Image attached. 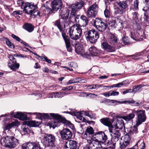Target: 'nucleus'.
Segmentation results:
<instances>
[{"instance_id": "nucleus-1", "label": "nucleus", "mask_w": 149, "mask_h": 149, "mask_svg": "<svg viewBox=\"0 0 149 149\" xmlns=\"http://www.w3.org/2000/svg\"><path fill=\"white\" fill-rule=\"evenodd\" d=\"M30 113L31 114H36L40 119L42 120L53 119V120H52L50 123V126L54 128L59 126L61 122L66 124L69 126L70 125H72L70 121L67 120L65 118L62 117L61 116L57 113H50L49 114L37 112Z\"/></svg>"}, {"instance_id": "nucleus-2", "label": "nucleus", "mask_w": 149, "mask_h": 149, "mask_svg": "<svg viewBox=\"0 0 149 149\" xmlns=\"http://www.w3.org/2000/svg\"><path fill=\"white\" fill-rule=\"evenodd\" d=\"M1 143L6 148H14L18 144V140L14 136H6L2 138Z\"/></svg>"}, {"instance_id": "nucleus-3", "label": "nucleus", "mask_w": 149, "mask_h": 149, "mask_svg": "<svg viewBox=\"0 0 149 149\" xmlns=\"http://www.w3.org/2000/svg\"><path fill=\"white\" fill-rule=\"evenodd\" d=\"M38 7L36 5H34L31 3L27 2L25 4L23 8V11L26 14L32 15L33 13L34 15L41 17L45 15L46 13H40L36 10Z\"/></svg>"}, {"instance_id": "nucleus-4", "label": "nucleus", "mask_w": 149, "mask_h": 149, "mask_svg": "<svg viewBox=\"0 0 149 149\" xmlns=\"http://www.w3.org/2000/svg\"><path fill=\"white\" fill-rule=\"evenodd\" d=\"M55 137L53 134H45L42 140V142L45 147H51V149H58L55 145Z\"/></svg>"}, {"instance_id": "nucleus-5", "label": "nucleus", "mask_w": 149, "mask_h": 149, "mask_svg": "<svg viewBox=\"0 0 149 149\" xmlns=\"http://www.w3.org/2000/svg\"><path fill=\"white\" fill-rule=\"evenodd\" d=\"M85 37L87 41L92 44H94L99 38V34L94 29H92L86 32Z\"/></svg>"}, {"instance_id": "nucleus-6", "label": "nucleus", "mask_w": 149, "mask_h": 149, "mask_svg": "<svg viewBox=\"0 0 149 149\" xmlns=\"http://www.w3.org/2000/svg\"><path fill=\"white\" fill-rule=\"evenodd\" d=\"M116 7L114 9V12L116 14H123L127 10V2L125 1L118 0L116 2Z\"/></svg>"}, {"instance_id": "nucleus-7", "label": "nucleus", "mask_w": 149, "mask_h": 149, "mask_svg": "<svg viewBox=\"0 0 149 149\" xmlns=\"http://www.w3.org/2000/svg\"><path fill=\"white\" fill-rule=\"evenodd\" d=\"M63 5L62 1L61 0H53L51 4L52 9L47 6L44 5L46 10L45 11H47V14L52 13H53V11H57L62 8Z\"/></svg>"}, {"instance_id": "nucleus-8", "label": "nucleus", "mask_w": 149, "mask_h": 149, "mask_svg": "<svg viewBox=\"0 0 149 149\" xmlns=\"http://www.w3.org/2000/svg\"><path fill=\"white\" fill-rule=\"evenodd\" d=\"M54 25L57 27L59 29L61 33L62 36L65 41V43L68 46L70 45V38L67 36L65 32H64V30L62 25L61 24L60 19H58L54 22Z\"/></svg>"}, {"instance_id": "nucleus-9", "label": "nucleus", "mask_w": 149, "mask_h": 149, "mask_svg": "<svg viewBox=\"0 0 149 149\" xmlns=\"http://www.w3.org/2000/svg\"><path fill=\"white\" fill-rule=\"evenodd\" d=\"M94 26L101 32L104 31L107 27V22L102 21L101 19L96 18L94 21Z\"/></svg>"}, {"instance_id": "nucleus-10", "label": "nucleus", "mask_w": 149, "mask_h": 149, "mask_svg": "<svg viewBox=\"0 0 149 149\" xmlns=\"http://www.w3.org/2000/svg\"><path fill=\"white\" fill-rule=\"evenodd\" d=\"M135 112L137 116L136 118V125L139 126L144 122L146 119L145 111L144 110H136Z\"/></svg>"}, {"instance_id": "nucleus-11", "label": "nucleus", "mask_w": 149, "mask_h": 149, "mask_svg": "<svg viewBox=\"0 0 149 149\" xmlns=\"http://www.w3.org/2000/svg\"><path fill=\"white\" fill-rule=\"evenodd\" d=\"M98 10V6L96 3L90 6L87 11L86 16L88 18L95 17Z\"/></svg>"}, {"instance_id": "nucleus-12", "label": "nucleus", "mask_w": 149, "mask_h": 149, "mask_svg": "<svg viewBox=\"0 0 149 149\" xmlns=\"http://www.w3.org/2000/svg\"><path fill=\"white\" fill-rule=\"evenodd\" d=\"M61 139L63 140H68L71 139L72 133L71 131L67 128H64L60 132Z\"/></svg>"}, {"instance_id": "nucleus-13", "label": "nucleus", "mask_w": 149, "mask_h": 149, "mask_svg": "<svg viewBox=\"0 0 149 149\" xmlns=\"http://www.w3.org/2000/svg\"><path fill=\"white\" fill-rule=\"evenodd\" d=\"M117 119L115 123H114V127L112 126V128L116 130L119 129L121 130L122 129L123 127H124V124L123 120L122 119V117L117 116Z\"/></svg>"}, {"instance_id": "nucleus-14", "label": "nucleus", "mask_w": 149, "mask_h": 149, "mask_svg": "<svg viewBox=\"0 0 149 149\" xmlns=\"http://www.w3.org/2000/svg\"><path fill=\"white\" fill-rule=\"evenodd\" d=\"M109 132L111 133V135L113 141L114 142L117 141L119 140L121 135L119 130L116 129H110Z\"/></svg>"}, {"instance_id": "nucleus-15", "label": "nucleus", "mask_w": 149, "mask_h": 149, "mask_svg": "<svg viewBox=\"0 0 149 149\" xmlns=\"http://www.w3.org/2000/svg\"><path fill=\"white\" fill-rule=\"evenodd\" d=\"M95 136H96V138L101 141V142H105L107 140V137L104 132L99 131L96 132L93 135V137L95 138Z\"/></svg>"}, {"instance_id": "nucleus-16", "label": "nucleus", "mask_w": 149, "mask_h": 149, "mask_svg": "<svg viewBox=\"0 0 149 149\" xmlns=\"http://www.w3.org/2000/svg\"><path fill=\"white\" fill-rule=\"evenodd\" d=\"M109 26L112 28H116L117 27H121L122 26V21L118 18H115L114 19L110 21L109 22Z\"/></svg>"}, {"instance_id": "nucleus-17", "label": "nucleus", "mask_w": 149, "mask_h": 149, "mask_svg": "<svg viewBox=\"0 0 149 149\" xmlns=\"http://www.w3.org/2000/svg\"><path fill=\"white\" fill-rule=\"evenodd\" d=\"M77 142L75 141L70 140L67 141L65 144V147L66 148L77 149Z\"/></svg>"}, {"instance_id": "nucleus-18", "label": "nucleus", "mask_w": 149, "mask_h": 149, "mask_svg": "<svg viewBox=\"0 0 149 149\" xmlns=\"http://www.w3.org/2000/svg\"><path fill=\"white\" fill-rule=\"evenodd\" d=\"M85 3L82 1L81 0L79 2H77L74 4H72L70 6L71 9L77 11L81 9L84 6Z\"/></svg>"}, {"instance_id": "nucleus-19", "label": "nucleus", "mask_w": 149, "mask_h": 149, "mask_svg": "<svg viewBox=\"0 0 149 149\" xmlns=\"http://www.w3.org/2000/svg\"><path fill=\"white\" fill-rule=\"evenodd\" d=\"M12 61L8 63V65L11 70L14 71L15 70L19 68V64L17 63L16 60L14 57Z\"/></svg>"}, {"instance_id": "nucleus-20", "label": "nucleus", "mask_w": 149, "mask_h": 149, "mask_svg": "<svg viewBox=\"0 0 149 149\" xmlns=\"http://www.w3.org/2000/svg\"><path fill=\"white\" fill-rule=\"evenodd\" d=\"M88 20L87 17L84 15H81L80 17V22L79 23V26L81 27V26H86L88 24Z\"/></svg>"}, {"instance_id": "nucleus-21", "label": "nucleus", "mask_w": 149, "mask_h": 149, "mask_svg": "<svg viewBox=\"0 0 149 149\" xmlns=\"http://www.w3.org/2000/svg\"><path fill=\"white\" fill-rule=\"evenodd\" d=\"M72 26H74V30L76 35L78 36L76 37V40H77L80 38L81 36L82 29L80 26L77 25H74Z\"/></svg>"}, {"instance_id": "nucleus-22", "label": "nucleus", "mask_w": 149, "mask_h": 149, "mask_svg": "<svg viewBox=\"0 0 149 149\" xmlns=\"http://www.w3.org/2000/svg\"><path fill=\"white\" fill-rule=\"evenodd\" d=\"M102 47L105 50L109 52H112L115 51V48L109 45L106 42H103L102 43Z\"/></svg>"}, {"instance_id": "nucleus-23", "label": "nucleus", "mask_w": 149, "mask_h": 149, "mask_svg": "<svg viewBox=\"0 0 149 149\" xmlns=\"http://www.w3.org/2000/svg\"><path fill=\"white\" fill-rule=\"evenodd\" d=\"M14 117L21 120H24L28 119L26 115L21 112H17L15 114L13 115Z\"/></svg>"}, {"instance_id": "nucleus-24", "label": "nucleus", "mask_w": 149, "mask_h": 149, "mask_svg": "<svg viewBox=\"0 0 149 149\" xmlns=\"http://www.w3.org/2000/svg\"><path fill=\"white\" fill-rule=\"evenodd\" d=\"M59 9V16L62 19L64 20H66L68 18L69 15L70 14V10L68 9H67L65 10V12L63 13V10Z\"/></svg>"}, {"instance_id": "nucleus-25", "label": "nucleus", "mask_w": 149, "mask_h": 149, "mask_svg": "<svg viewBox=\"0 0 149 149\" xmlns=\"http://www.w3.org/2000/svg\"><path fill=\"white\" fill-rule=\"evenodd\" d=\"M68 33L69 34L70 38L71 39L76 40V37L78 36V35H76L74 30V26H72L69 29Z\"/></svg>"}, {"instance_id": "nucleus-26", "label": "nucleus", "mask_w": 149, "mask_h": 149, "mask_svg": "<svg viewBox=\"0 0 149 149\" xmlns=\"http://www.w3.org/2000/svg\"><path fill=\"white\" fill-rule=\"evenodd\" d=\"M135 111H136L135 110H133L132 113H129L126 116L122 117V118L126 121H129L130 120H132L135 117V114H136V113H135Z\"/></svg>"}, {"instance_id": "nucleus-27", "label": "nucleus", "mask_w": 149, "mask_h": 149, "mask_svg": "<svg viewBox=\"0 0 149 149\" xmlns=\"http://www.w3.org/2000/svg\"><path fill=\"white\" fill-rule=\"evenodd\" d=\"M100 121L104 125L109 127L112 126V124L109 120V118H103L100 120Z\"/></svg>"}, {"instance_id": "nucleus-28", "label": "nucleus", "mask_w": 149, "mask_h": 149, "mask_svg": "<svg viewBox=\"0 0 149 149\" xmlns=\"http://www.w3.org/2000/svg\"><path fill=\"white\" fill-rule=\"evenodd\" d=\"M89 53L92 56H96L99 53V51L94 47H92L89 49Z\"/></svg>"}, {"instance_id": "nucleus-29", "label": "nucleus", "mask_w": 149, "mask_h": 149, "mask_svg": "<svg viewBox=\"0 0 149 149\" xmlns=\"http://www.w3.org/2000/svg\"><path fill=\"white\" fill-rule=\"evenodd\" d=\"M75 52L78 54H81L84 52V50L79 44H75Z\"/></svg>"}, {"instance_id": "nucleus-30", "label": "nucleus", "mask_w": 149, "mask_h": 149, "mask_svg": "<svg viewBox=\"0 0 149 149\" xmlns=\"http://www.w3.org/2000/svg\"><path fill=\"white\" fill-rule=\"evenodd\" d=\"M146 86V85L143 84H140L134 86L133 88L132 92L135 93L140 92L141 91V88Z\"/></svg>"}, {"instance_id": "nucleus-31", "label": "nucleus", "mask_w": 149, "mask_h": 149, "mask_svg": "<svg viewBox=\"0 0 149 149\" xmlns=\"http://www.w3.org/2000/svg\"><path fill=\"white\" fill-rule=\"evenodd\" d=\"M94 133V130H93V128L91 126L88 127L86 129V131L85 132L84 134V136H85V135H86L85 137L86 136H88V135L90 136V135H91Z\"/></svg>"}, {"instance_id": "nucleus-32", "label": "nucleus", "mask_w": 149, "mask_h": 149, "mask_svg": "<svg viewBox=\"0 0 149 149\" xmlns=\"http://www.w3.org/2000/svg\"><path fill=\"white\" fill-rule=\"evenodd\" d=\"M127 133L130 135L136 134L138 132V129L135 127H130L127 129Z\"/></svg>"}, {"instance_id": "nucleus-33", "label": "nucleus", "mask_w": 149, "mask_h": 149, "mask_svg": "<svg viewBox=\"0 0 149 149\" xmlns=\"http://www.w3.org/2000/svg\"><path fill=\"white\" fill-rule=\"evenodd\" d=\"M24 29L29 32H31L33 30V25L30 24L26 23L23 26Z\"/></svg>"}, {"instance_id": "nucleus-34", "label": "nucleus", "mask_w": 149, "mask_h": 149, "mask_svg": "<svg viewBox=\"0 0 149 149\" xmlns=\"http://www.w3.org/2000/svg\"><path fill=\"white\" fill-rule=\"evenodd\" d=\"M122 102L120 101H118L116 100H113L108 99V105H113L115 106L120 104H122Z\"/></svg>"}, {"instance_id": "nucleus-35", "label": "nucleus", "mask_w": 149, "mask_h": 149, "mask_svg": "<svg viewBox=\"0 0 149 149\" xmlns=\"http://www.w3.org/2000/svg\"><path fill=\"white\" fill-rule=\"evenodd\" d=\"M109 41L111 45H114L117 43V38L114 35L112 34L110 36Z\"/></svg>"}, {"instance_id": "nucleus-36", "label": "nucleus", "mask_w": 149, "mask_h": 149, "mask_svg": "<svg viewBox=\"0 0 149 149\" xmlns=\"http://www.w3.org/2000/svg\"><path fill=\"white\" fill-rule=\"evenodd\" d=\"M73 115L77 117V118L84 122H86V119L81 115V113L80 112H73Z\"/></svg>"}, {"instance_id": "nucleus-37", "label": "nucleus", "mask_w": 149, "mask_h": 149, "mask_svg": "<svg viewBox=\"0 0 149 149\" xmlns=\"http://www.w3.org/2000/svg\"><path fill=\"white\" fill-rule=\"evenodd\" d=\"M122 103H126V102L129 104H132L133 105L135 106H138L140 104V103L138 102H136L133 99H130V100H127L123 102H121Z\"/></svg>"}, {"instance_id": "nucleus-38", "label": "nucleus", "mask_w": 149, "mask_h": 149, "mask_svg": "<svg viewBox=\"0 0 149 149\" xmlns=\"http://www.w3.org/2000/svg\"><path fill=\"white\" fill-rule=\"evenodd\" d=\"M31 143L32 147H31V149H43L41 148L40 145L38 143L32 142Z\"/></svg>"}, {"instance_id": "nucleus-39", "label": "nucleus", "mask_w": 149, "mask_h": 149, "mask_svg": "<svg viewBox=\"0 0 149 149\" xmlns=\"http://www.w3.org/2000/svg\"><path fill=\"white\" fill-rule=\"evenodd\" d=\"M110 8L109 7L106 6L105 9L104 11V14L106 18L109 17L110 15Z\"/></svg>"}, {"instance_id": "nucleus-40", "label": "nucleus", "mask_w": 149, "mask_h": 149, "mask_svg": "<svg viewBox=\"0 0 149 149\" xmlns=\"http://www.w3.org/2000/svg\"><path fill=\"white\" fill-rule=\"evenodd\" d=\"M32 146L31 142H28L23 144L22 146V149H31Z\"/></svg>"}, {"instance_id": "nucleus-41", "label": "nucleus", "mask_w": 149, "mask_h": 149, "mask_svg": "<svg viewBox=\"0 0 149 149\" xmlns=\"http://www.w3.org/2000/svg\"><path fill=\"white\" fill-rule=\"evenodd\" d=\"M19 124L18 122H13L11 123L8 124L7 125L6 127V129L8 130L10 129L12 127L17 126Z\"/></svg>"}, {"instance_id": "nucleus-42", "label": "nucleus", "mask_w": 149, "mask_h": 149, "mask_svg": "<svg viewBox=\"0 0 149 149\" xmlns=\"http://www.w3.org/2000/svg\"><path fill=\"white\" fill-rule=\"evenodd\" d=\"M129 144L128 141H124L122 143H120V148L121 149H123L126 147Z\"/></svg>"}, {"instance_id": "nucleus-43", "label": "nucleus", "mask_w": 149, "mask_h": 149, "mask_svg": "<svg viewBox=\"0 0 149 149\" xmlns=\"http://www.w3.org/2000/svg\"><path fill=\"white\" fill-rule=\"evenodd\" d=\"M77 11L76 10H74L72 9V10L71 11L70 13V15L69 17V19L71 20L73 19L75 17L77 13L76 12Z\"/></svg>"}, {"instance_id": "nucleus-44", "label": "nucleus", "mask_w": 149, "mask_h": 149, "mask_svg": "<svg viewBox=\"0 0 149 149\" xmlns=\"http://www.w3.org/2000/svg\"><path fill=\"white\" fill-rule=\"evenodd\" d=\"M40 125L39 123L36 121H31L29 123V125L31 127H36Z\"/></svg>"}, {"instance_id": "nucleus-45", "label": "nucleus", "mask_w": 149, "mask_h": 149, "mask_svg": "<svg viewBox=\"0 0 149 149\" xmlns=\"http://www.w3.org/2000/svg\"><path fill=\"white\" fill-rule=\"evenodd\" d=\"M42 56H39V57L43 61H46L48 63H50L51 61L50 60L48 59L47 57L44 54L42 55Z\"/></svg>"}, {"instance_id": "nucleus-46", "label": "nucleus", "mask_w": 149, "mask_h": 149, "mask_svg": "<svg viewBox=\"0 0 149 149\" xmlns=\"http://www.w3.org/2000/svg\"><path fill=\"white\" fill-rule=\"evenodd\" d=\"M88 143V145L92 149H94L95 148V146L93 145L94 142L92 141V138H91L87 140Z\"/></svg>"}, {"instance_id": "nucleus-47", "label": "nucleus", "mask_w": 149, "mask_h": 149, "mask_svg": "<svg viewBox=\"0 0 149 149\" xmlns=\"http://www.w3.org/2000/svg\"><path fill=\"white\" fill-rule=\"evenodd\" d=\"M55 93V97L58 98L62 97L64 96L65 94V93L61 92H57L56 93Z\"/></svg>"}, {"instance_id": "nucleus-48", "label": "nucleus", "mask_w": 149, "mask_h": 149, "mask_svg": "<svg viewBox=\"0 0 149 149\" xmlns=\"http://www.w3.org/2000/svg\"><path fill=\"white\" fill-rule=\"evenodd\" d=\"M143 10L145 11L144 14V17H145L144 18L145 21H146L147 22L148 19V11L149 10V9L146 10L144 9V8H143Z\"/></svg>"}, {"instance_id": "nucleus-49", "label": "nucleus", "mask_w": 149, "mask_h": 149, "mask_svg": "<svg viewBox=\"0 0 149 149\" xmlns=\"http://www.w3.org/2000/svg\"><path fill=\"white\" fill-rule=\"evenodd\" d=\"M17 4L19 6H21V8L23 9L24 6L25 5V4L26 3L24 2L22 0H18L17 1Z\"/></svg>"}, {"instance_id": "nucleus-50", "label": "nucleus", "mask_w": 149, "mask_h": 149, "mask_svg": "<svg viewBox=\"0 0 149 149\" xmlns=\"http://www.w3.org/2000/svg\"><path fill=\"white\" fill-rule=\"evenodd\" d=\"M138 35V33H136L134 35L131 33V34L130 36L131 38L134 40H139V36Z\"/></svg>"}, {"instance_id": "nucleus-51", "label": "nucleus", "mask_w": 149, "mask_h": 149, "mask_svg": "<svg viewBox=\"0 0 149 149\" xmlns=\"http://www.w3.org/2000/svg\"><path fill=\"white\" fill-rule=\"evenodd\" d=\"M92 141H93V142H93V145L94 146L95 148V146H97L98 145H99V144L101 142V141H99L96 139H94L92 138Z\"/></svg>"}, {"instance_id": "nucleus-52", "label": "nucleus", "mask_w": 149, "mask_h": 149, "mask_svg": "<svg viewBox=\"0 0 149 149\" xmlns=\"http://www.w3.org/2000/svg\"><path fill=\"white\" fill-rule=\"evenodd\" d=\"M125 82L124 81H123V82L118 83L116 84H113L112 85V88L113 87H121V86L123 85L124 84H123L124 83H125Z\"/></svg>"}, {"instance_id": "nucleus-53", "label": "nucleus", "mask_w": 149, "mask_h": 149, "mask_svg": "<svg viewBox=\"0 0 149 149\" xmlns=\"http://www.w3.org/2000/svg\"><path fill=\"white\" fill-rule=\"evenodd\" d=\"M122 41L123 43L125 45L128 44L130 43V41L127 37H124L122 39Z\"/></svg>"}, {"instance_id": "nucleus-54", "label": "nucleus", "mask_w": 149, "mask_h": 149, "mask_svg": "<svg viewBox=\"0 0 149 149\" xmlns=\"http://www.w3.org/2000/svg\"><path fill=\"white\" fill-rule=\"evenodd\" d=\"M127 134L124 136L125 140L124 141H128L129 142V141L131 139V138L130 136H131L129 134L127 133V132H126Z\"/></svg>"}, {"instance_id": "nucleus-55", "label": "nucleus", "mask_w": 149, "mask_h": 149, "mask_svg": "<svg viewBox=\"0 0 149 149\" xmlns=\"http://www.w3.org/2000/svg\"><path fill=\"white\" fill-rule=\"evenodd\" d=\"M75 79L76 83H84L85 82L84 80L80 78H77Z\"/></svg>"}, {"instance_id": "nucleus-56", "label": "nucleus", "mask_w": 149, "mask_h": 149, "mask_svg": "<svg viewBox=\"0 0 149 149\" xmlns=\"http://www.w3.org/2000/svg\"><path fill=\"white\" fill-rule=\"evenodd\" d=\"M143 3L148 9H149V0H144Z\"/></svg>"}, {"instance_id": "nucleus-57", "label": "nucleus", "mask_w": 149, "mask_h": 149, "mask_svg": "<svg viewBox=\"0 0 149 149\" xmlns=\"http://www.w3.org/2000/svg\"><path fill=\"white\" fill-rule=\"evenodd\" d=\"M11 36L13 39L18 42H20L21 40V39L18 37L14 34H12Z\"/></svg>"}, {"instance_id": "nucleus-58", "label": "nucleus", "mask_w": 149, "mask_h": 149, "mask_svg": "<svg viewBox=\"0 0 149 149\" xmlns=\"http://www.w3.org/2000/svg\"><path fill=\"white\" fill-rule=\"evenodd\" d=\"M139 1L136 0L134 2V8L136 10L139 9Z\"/></svg>"}, {"instance_id": "nucleus-59", "label": "nucleus", "mask_w": 149, "mask_h": 149, "mask_svg": "<svg viewBox=\"0 0 149 149\" xmlns=\"http://www.w3.org/2000/svg\"><path fill=\"white\" fill-rule=\"evenodd\" d=\"M108 99H107L106 98H104V99H102L101 100V101H100V103H104V104L107 105V104H108Z\"/></svg>"}, {"instance_id": "nucleus-60", "label": "nucleus", "mask_w": 149, "mask_h": 149, "mask_svg": "<svg viewBox=\"0 0 149 149\" xmlns=\"http://www.w3.org/2000/svg\"><path fill=\"white\" fill-rule=\"evenodd\" d=\"M133 15V18L135 20H136L138 19L137 15L138 13L136 12H134L132 13Z\"/></svg>"}, {"instance_id": "nucleus-61", "label": "nucleus", "mask_w": 149, "mask_h": 149, "mask_svg": "<svg viewBox=\"0 0 149 149\" xmlns=\"http://www.w3.org/2000/svg\"><path fill=\"white\" fill-rule=\"evenodd\" d=\"M22 130L24 133V134H25L26 133H29V129L28 127H25L24 128H23Z\"/></svg>"}, {"instance_id": "nucleus-62", "label": "nucleus", "mask_w": 149, "mask_h": 149, "mask_svg": "<svg viewBox=\"0 0 149 149\" xmlns=\"http://www.w3.org/2000/svg\"><path fill=\"white\" fill-rule=\"evenodd\" d=\"M79 15H77L73 19L74 20V21L76 22L77 23H78L79 24L80 22V20H79Z\"/></svg>"}, {"instance_id": "nucleus-63", "label": "nucleus", "mask_w": 149, "mask_h": 149, "mask_svg": "<svg viewBox=\"0 0 149 149\" xmlns=\"http://www.w3.org/2000/svg\"><path fill=\"white\" fill-rule=\"evenodd\" d=\"M74 83H76L75 79H71L67 83V85H69L70 84H71Z\"/></svg>"}, {"instance_id": "nucleus-64", "label": "nucleus", "mask_w": 149, "mask_h": 149, "mask_svg": "<svg viewBox=\"0 0 149 149\" xmlns=\"http://www.w3.org/2000/svg\"><path fill=\"white\" fill-rule=\"evenodd\" d=\"M70 65L71 67H73L74 68H76L77 67V65L76 64V63L74 62H71Z\"/></svg>"}]
</instances>
